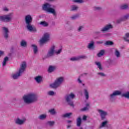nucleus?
I'll list each match as a JSON object with an SVG mask.
<instances>
[{
	"label": "nucleus",
	"instance_id": "1",
	"mask_svg": "<svg viewBox=\"0 0 129 129\" xmlns=\"http://www.w3.org/2000/svg\"><path fill=\"white\" fill-rule=\"evenodd\" d=\"M23 100L26 104H31L32 103H35L39 101V97L38 95L35 93H30L27 95H25L23 97Z\"/></svg>",
	"mask_w": 129,
	"mask_h": 129
},
{
	"label": "nucleus",
	"instance_id": "2",
	"mask_svg": "<svg viewBox=\"0 0 129 129\" xmlns=\"http://www.w3.org/2000/svg\"><path fill=\"white\" fill-rule=\"evenodd\" d=\"M26 68H27V63L24 61L20 65V68L19 69V71L12 75V78L14 80L19 79V78L21 77L23 73L25 72Z\"/></svg>",
	"mask_w": 129,
	"mask_h": 129
},
{
	"label": "nucleus",
	"instance_id": "3",
	"mask_svg": "<svg viewBox=\"0 0 129 129\" xmlns=\"http://www.w3.org/2000/svg\"><path fill=\"white\" fill-rule=\"evenodd\" d=\"M42 10L46 13L52 14L53 16H56L57 13L55 9L52 8V5L48 3H45L42 6Z\"/></svg>",
	"mask_w": 129,
	"mask_h": 129
},
{
	"label": "nucleus",
	"instance_id": "4",
	"mask_svg": "<svg viewBox=\"0 0 129 129\" xmlns=\"http://www.w3.org/2000/svg\"><path fill=\"white\" fill-rule=\"evenodd\" d=\"M75 97V95L73 93H71L70 94H66L64 96L66 102L70 106L72 107H74V102L71 99H74Z\"/></svg>",
	"mask_w": 129,
	"mask_h": 129
},
{
	"label": "nucleus",
	"instance_id": "5",
	"mask_svg": "<svg viewBox=\"0 0 129 129\" xmlns=\"http://www.w3.org/2000/svg\"><path fill=\"white\" fill-rule=\"evenodd\" d=\"M64 81V78L63 77H60L58 78L54 81L53 83H51L49 85L50 88H52L53 89H57L62 84L63 82Z\"/></svg>",
	"mask_w": 129,
	"mask_h": 129
},
{
	"label": "nucleus",
	"instance_id": "6",
	"mask_svg": "<svg viewBox=\"0 0 129 129\" xmlns=\"http://www.w3.org/2000/svg\"><path fill=\"white\" fill-rule=\"evenodd\" d=\"M12 17L13 13L0 16V21L1 22H4L5 23H9L12 21Z\"/></svg>",
	"mask_w": 129,
	"mask_h": 129
},
{
	"label": "nucleus",
	"instance_id": "7",
	"mask_svg": "<svg viewBox=\"0 0 129 129\" xmlns=\"http://www.w3.org/2000/svg\"><path fill=\"white\" fill-rule=\"evenodd\" d=\"M118 95H121V92L119 90L115 91L109 95V99L110 101H113L114 97L118 96Z\"/></svg>",
	"mask_w": 129,
	"mask_h": 129
},
{
	"label": "nucleus",
	"instance_id": "8",
	"mask_svg": "<svg viewBox=\"0 0 129 129\" xmlns=\"http://www.w3.org/2000/svg\"><path fill=\"white\" fill-rule=\"evenodd\" d=\"M112 29H113V26L111 24H108L101 28L100 32L104 33V32H108L109 30H112Z\"/></svg>",
	"mask_w": 129,
	"mask_h": 129
},
{
	"label": "nucleus",
	"instance_id": "9",
	"mask_svg": "<svg viewBox=\"0 0 129 129\" xmlns=\"http://www.w3.org/2000/svg\"><path fill=\"white\" fill-rule=\"evenodd\" d=\"M50 40V34L49 33H45L43 37L40 40V45L43 44L46 42H48Z\"/></svg>",
	"mask_w": 129,
	"mask_h": 129
},
{
	"label": "nucleus",
	"instance_id": "10",
	"mask_svg": "<svg viewBox=\"0 0 129 129\" xmlns=\"http://www.w3.org/2000/svg\"><path fill=\"white\" fill-rule=\"evenodd\" d=\"M55 53V45H52L49 50H48L46 55L47 58H50V57H53Z\"/></svg>",
	"mask_w": 129,
	"mask_h": 129
},
{
	"label": "nucleus",
	"instance_id": "11",
	"mask_svg": "<svg viewBox=\"0 0 129 129\" xmlns=\"http://www.w3.org/2000/svg\"><path fill=\"white\" fill-rule=\"evenodd\" d=\"M129 19V14L127 13L122 17H121L120 18L116 20L117 24H120L121 22H125V21H127Z\"/></svg>",
	"mask_w": 129,
	"mask_h": 129
},
{
	"label": "nucleus",
	"instance_id": "12",
	"mask_svg": "<svg viewBox=\"0 0 129 129\" xmlns=\"http://www.w3.org/2000/svg\"><path fill=\"white\" fill-rule=\"evenodd\" d=\"M97 111L100 114L101 120H104V119H105V117L108 114L107 112L101 109H98Z\"/></svg>",
	"mask_w": 129,
	"mask_h": 129
},
{
	"label": "nucleus",
	"instance_id": "13",
	"mask_svg": "<svg viewBox=\"0 0 129 129\" xmlns=\"http://www.w3.org/2000/svg\"><path fill=\"white\" fill-rule=\"evenodd\" d=\"M82 59H87L86 55H80L77 57H73L70 58L71 61H80Z\"/></svg>",
	"mask_w": 129,
	"mask_h": 129
},
{
	"label": "nucleus",
	"instance_id": "14",
	"mask_svg": "<svg viewBox=\"0 0 129 129\" xmlns=\"http://www.w3.org/2000/svg\"><path fill=\"white\" fill-rule=\"evenodd\" d=\"M25 22L26 25L32 24L33 22V17L30 15H28L25 17Z\"/></svg>",
	"mask_w": 129,
	"mask_h": 129
},
{
	"label": "nucleus",
	"instance_id": "15",
	"mask_svg": "<svg viewBox=\"0 0 129 129\" xmlns=\"http://www.w3.org/2000/svg\"><path fill=\"white\" fill-rule=\"evenodd\" d=\"M26 28L29 32H34V33H36L37 32V28L35 27V26H33L32 25V24H26Z\"/></svg>",
	"mask_w": 129,
	"mask_h": 129
},
{
	"label": "nucleus",
	"instance_id": "16",
	"mask_svg": "<svg viewBox=\"0 0 129 129\" xmlns=\"http://www.w3.org/2000/svg\"><path fill=\"white\" fill-rule=\"evenodd\" d=\"M3 30L4 31V37L5 39L6 40H8L9 39V33H10V31H9V29L7 27H3Z\"/></svg>",
	"mask_w": 129,
	"mask_h": 129
},
{
	"label": "nucleus",
	"instance_id": "17",
	"mask_svg": "<svg viewBox=\"0 0 129 129\" xmlns=\"http://www.w3.org/2000/svg\"><path fill=\"white\" fill-rule=\"evenodd\" d=\"M87 48L89 50H94L95 49V46L94 45V41L92 40L88 43Z\"/></svg>",
	"mask_w": 129,
	"mask_h": 129
},
{
	"label": "nucleus",
	"instance_id": "18",
	"mask_svg": "<svg viewBox=\"0 0 129 129\" xmlns=\"http://www.w3.org/2000/svg\"><path fill=\"white\" fill-rule=\"evenodd\" d=\"M119 10H120L121 11H127V10H129L128 4H121L119 6Z\"/></svg>",
	"mask_w": 129,
	"mask_h": 129
},
{
	"label": "nucleus",
	"instance_id": "19",
	"mask_svg": "<svg viewBox=\"0 0 129 129\" xmlns=\"http://www.w3.org/2000/svg\"><path fill=\"white\" fill-rule=\"evenodd\" d=\"M26 121V119H21L19 118H18L17 119L15 120V123L16 124H18L19 125H23L24 123H25Z\"/></svg>",
	"mask_w": 129,
	"mask_h": 129
},
{
	"label": "nucleus",
	"instance_id": "20",
	"mask_svg": "<svg viewBox=\"0 0 129 129\" xmlns=\"http://www.w3.org/2000/svg\"><path fill=\"white\" fill-rule=\"evenodd\" d=\"M34 79L38 84H40V83L43 82V77H42L41 76L36 77Z\"/></svg>",
	"mask_w": 129,
	"mask_h": 129
},
{
	"label": "nucleus",
	"instance_id": "21",
	"mask_svg": "<svg viewBox=\"0 0 129 129\" xmlns=\"http://www.w3.org/2000/svg\"><path fill=\"white\" fill-rule=\"evenodd\" d=\"M83 92L85 96L86 99L87 100H88V99H89V92H88V90L87 89H84Z\"/></svg>",
	"mask_w": 129,
	"mask_h": 129
},
{
	"label": "nucleus",
	"instance_id": "22",
	"mask_svg": "<svg viewBox=\"0 0 129 129\" xmlns=\"http://www.w3.org/2000/svg\"><path fill=\"white\" fill-rule=\"evenodd\" d=\"M31 47L33 48L34 54H38V52L39 51V50L38 49V46H37V45L35 44H32L31 45Z\"/></svg>",
	"mask_w": 129,
	"mask_h": 129
},
{
	"label": "nucleus",
	"instance_id": "23",
	"mask_svg": "<svg viewBox=\"0 0 129 129\" xmlns=\"http://www.w3.org/2000/svg\"><path fill=\"white\" fill-rule=\"evenodd\" d=\"M72 112L66 113L65 114L61 115V117L62 118H65L66 117H68V118H70V116L72 115Z\"/></svg>",
	"mask_w": 129,
	"mask_h": 129
},
{
	"label": "nucleus",
	"instance_id": "24",
	"mask_svg": "<svg viewBox=\"0 0 129 129\" xmlns=\"http://www.w3.org/2000/svg\"><path fill=\"white\" fill-rule=\"evenodd\" d=\"M95 65H96V66H97L99 70H100V71L103 70V68H102V66H101V63H100L99 61H95Z\"/></svg>",
	"mask_w": 129,
	"mask_h": 129
},
{
	"label": "nucleus",
	"instance_id": "25",
	"mask_svg": "<svg viewBox=\"0 0 129 129\" xmlns=\"http://www.w3.org/2000/svg\"><path fill=\"white\" fill-rule=\"evenodd\" d=\"M56 70V67L53 66H50L48 69V72L49 73H52V72H53V71H55Z\"/></svg>",
	"mask_w": 129,
	"mask_h": 129
},
{
	"label": "nucleus",
	"instance_id": "26",
	"mask_svg": "<svg viewBox=\"0 0 129 129\" xmlns=\"http://www.w3.org/2000/svg\"><path fill=\"white\" fill-rule=\"evenodd\" d=\"M90 108V106L89 105V104L87 103L86 104L85 107L81 109V111H87V110H89Z\"/></svg>",
	"mask_w": 129,
	"mask_h": 129
},
{
	"label": "nucleus",
	"instance_id": "27",
	"mask_svg": "<svg viewBox=\"0 0 129 129\" xmlns=\"http://www.w3.org/2000/svg\"><path fill=\"white\" fill-rule=\"evenodd\" d=\"M39 119H40V120H44V119H46L47 118V114H42L38 116Z\"/></svg>",
	"mask_w": 129,
	"mask_h": 129
},
{
	"label": "nucleus",
	"instance_id": "28",
	"mask_svg": "<svg viewBox=\"0 0 129 129\" xmlns=\"http://www.w3.org/2000/svg\"><path fill=\"white\" fill-rule=\"evenodd\" d=\"M48 112L51 114V115H55L57 114V111L55 110V108H52L48 110Z\"/></svg>",
	"mask_w": 129,
	"mask_h": 129
},
{
	"label": "nucleus",
	"instance_id": "29",
	"mask_svg": "<svg viewBox=\"0 0 129 129\" xmlns=\"http://www.w3.org/2000/svg\"><path fill=\"white\" fill-rule=\"evenodd\" d=\"M105 53V50L103 49L100 50L99 52L97 54V57H100L102 56H103L104 55V53Z\"/></svg>",
	"mask_w": 129,
	"mask_h": 129
},
{
	"label": "nucleus",
	"instance_id": "30",
	"mask_svg": "<svg viewBox=\"0 0 129 129\" xmlns=\"http://www.w3.org/2000/svg\"><path fill=\"white\" fill-rule=\"evenodd\" d=\"M121 97H124L125 98H127V99H129V91H127L124 93L121 94Z\"/></svg>",
	"mask_w": 129,
	"mask_h": 129
},
{
	"label": "nucleus",
	"instance_id": "31",
	"mask_svg": "<svg viewBox=\"0 0 129 129\" xmlns=\"http://www.w3.org/2000/svg\"><path fill=\"white\" fill-rule=\"evenodd\" d=\"M9 61V57L8 56H6L3 60V62L2 63V65L4 67H5V66H6V65H7V62H8Z\"/></svg>",
	"mask_w": 129,
	"mask_h": 129
},
{
	"label": "nucleus",
	"instance_id": "32",
	"mask_svg": "<svg viewBox=\"0 0 129 129\" xmlns=\"http://www.w3.org/2000/svg\"><path fill=\"white\" fill-rule=\"evenodd\" d=\"M107 123H108V121H107V120L103 121L101 123V124L100 125L99 128H101L102 127H104V126H105L106 125V124H107Z\"/></svg>",
	"mask_w": 129,
	"mask_h": 129
},
{
	"label": "nucleus",
	"instance_id": "33",
	"mask_svg": "<svg viewBox=\"0 0 129 129\" xmlns=\"http://www.w3.org/2000/svg\"><path fill=\"white\" fill-rule=\"evenodd\" d=\"M39 24L41 25V26H43V27H48V26H49V24L45 21L40 22Z\"/></svg>",
	"mask_w": 129,
	"mask_h": 129
},
{
	"label": "nucleus",
	"instance_id": "34",
	"mask_svg": "<svg viewBox=\"0 0 129 129\" xmlns=\"http://www.w3.org/2000/svg\"><path fill=\"white\" fill-rule=\"evenodd\" d=\"M81 123H82L81 117H79L77 119V126H80V125H81Z\"/></svg>",
	"mask_w": 129,
	"mask_h": 129
},
{
	"label": "nucleus",
	"instance_id": "35",
	"mask_svg": "<svg viewBox=\"0 0 129 129\" xmlns=\"http://www.w3.org/2000/svg\"><path fill=\"white\" fill-rule=\"evenodd\" d=\"M105 46H112L113 45V42L111 41H107L104 43Z\"/></svg>",
	"mask_w": 129,
	"mask_h": 129
},
{
	"label": "nucleus",
	"instance_id": "36",
	"mask_svg": "<svg viewBox=\"0 0 129 129\" xmlns=\"http://www.w3.org/2000/svg\"><path fill=\"white\" fill-rule=\"evenodd\" d=\"M20 45L21 47H27V42L25 41V40H22L20 42Z\"/></svg>",
	"mask_w": 129,
	"mask_h": 129
},
{
	"label": "nucleus",
	"instance_id": "37",
	"mask_svg": "<svg viewBox=\"0 0 129 129\" xmlns=\"http://www.w3.org/2000/svg\"><path fill=\"white\" fill-rule=\"evenodd\" d=\"M78 10V7L75 5H73L71 7V12H74V11H77Z\"/></svg>",
	"mask_w": 129,
	"mask_h": 129
},
{
	"label": "nucleus",
	"instance_id": "38",
	"mask_svg": "<svg viewBox=\"0 0 129 129\" xmlns=\"http://www.w3.org/2000/svg\"><path fill=\"white\" fill-rule=\"evenodd\" d=\"M128 38H129V33H126L125 37H123L124 41L126 42H128L129 43V39H127Z\"/></svg>",
	"mask_w": 129,
	"mask_h": 129
},
{
	"label": "nucleus",
	"instance_id": "39",
	"mask_svg": "<svg viewBox=\"0 0 129 129\" xmlns=\"http://www.w3.org/2000/svg\"><path fill=\"white\" fill-rule=\"evenodd\" d=\"M73 2L76 4H83L84 1L83 0H73Z\"/></svg>",
	"mask_w": 129,
	"mask_h": 129
},
{
	"label": "nucleus",
	"instance_id": "40",
	"mask_svg": "<svg viewBox=\"0 0 129 129\" xmlns=\"http://www.w3.org/2000/svg\"><path fill=\"white\" fill-rule=\"evenodd\" d=\"M47 94L48 95H49V96H54L56 93L53 91H50L48 92Z\"/></svg>",
	"mask_w": 129,
	"mask_h": 129
},
{
	"label": "nucleus",
	"instance_id": "41",
	"mask_svg": "<svg viewBox=\"0 0 129 129\" xmlns=\"http://www.w3.org/2000/svg\"><path fill=\"white\" fill-rule=\"evenodd\" d=\"M115 55L117 57V58H119V56H120V53L117 49H116L115 51Z\"/></svg>",
	"mask_w": 129,
	"mask_h": 129
},
{
	"label": "nucleus",
	"instance_id": "42",
	"mask_svg": "<svg viewBox=\"0 0 129 129\" xmlns=\"http://www.w3.org/2000/svg\"><path fill=\"white\" fill-rule=\"evenodd\" d=\"M47 124H49L50 126H53L55 124V121H47Z\"/></svg>",
	"mask_w": 129,
	"mask_h": 129
},
{
	"label": "nucleus",
	"instance_id": "43",
	"mask_svg": "<svg viewBox=\"0 0 129 129\" xmlns=\"http://www.w3.org/2000/svg\"><path fill=\"white\" fill-rule=\"evenodd\" d=\"M83 29H84V26H83V25L80 26L78 28V32H81V31H82L83 30Z\"/></svg>",
	"mask_w": 129,
	"mask_h": 129
},
{
	"label": "nucleus",
	"instance_id": "44",
	"mask_svg": "<svg viewBox=\"0 0 129 129\" xmlns=\"http://www.w3.org/2000/svg\"><path fill=\"white\" fill-rule=\"evenodd\" d=\"M102 8L101 7H94V11H101Z\"/></svg>",
	"mask_w": 129,
	"mask_h": 129
},
{
	"label": "nucleus",
	"instance_id": "45",
	"mask_svg": "<svg viewBox=\"0 0 129 129\" xmlns=\"http://www.w3.org/2000/svg\"><path fill=\"white\" fill-rule=\"evenodd\" d=\"M97 75H99L100 76H101V77H105V76H106V75H105L103 73H98Z\"/></svg>",
	"mask_w": 129,
	"mask_h": 129
},
{
	"label": "nucleus",
	"instance_id": "46",
	"mask_svg": "<svg viewBox=\"0 0 129 129\" xmlns=\"http://www.w3.org/2000/svg\"><path fill=\"white\" fill-rule=\"evenodd\" d=\"M77 18H78V15H76L71 17V19H72V20H76V19H77Z\"/></svg>",
	"mask_w": 129,
	"mask_h": 129
},
{
	"label": "nucleus",
	"instance_id": "47",
	"mask_svg": "<svg viewBox=\"0 0 129 129\" xmlns=\"http://www.w3.org/2000/svg\"><path fill=\"white\" fill-rule=\"evenodd\" d=\"M61 52H62V48L59 49L57 51H56L55 53L57 54V55H59Z\"/></svg>",
	"mask_w": 129,
	"mask_h": 129
},
{
	"label": "nucleus",
	"instance_id": "48",
	"mask_svg": "<svg viewBox=\"0 0 129 129\" xmlns=\"http://www.w3.org/2000/svg\"><path fill=\"white\" fill-rule=\"evenodd\" d=\"M3 11H4V12H9V9H8L7 7H5L3 9Z\"/></svg>",
	"mask_w": 129,
	"mask_h": 129
},
{
	"label": "nucleus",
	"instance_id": "49",
	"mask_svg": "<svg viewBox=\"0 0 129 129\" xmlns=\"http://www.w3.org/2000/svg\"><path fill=\"white\" fill-rule=\"evenodd\" d=\"M87 119V116L86 115H84L83 117V120H86Z\"/></svg>",
	"mask_w": 129,
	"mask_h": 129
},
{
	"label": "nucleus",
	"instance_id": "50",
	"mask_svg": "<svg viewBox=\"0 0 129 129\" xmlns=\"http://www.w3.org/2000/svg\"><path fill=\"white\" fill-rule=\"evenodd\" d=\"M78 81L79 83H82V81H81V80H80V76L79 77V78L78 79Z\"/></svg>",
	"mask_w": 129,
	"mask_h": 129
},
{
	"label": "nucleus",
	"instance_id": "51",
	"mask_svg": "<svg viewBox=\"0 0 129 129\" xmlns=\"http://www.w3.org/2000/svg\"><path fill=\"white\" fill-rule=\"evenodd\" d=\"M4 51H0V57L1 56H3V55H4Z\"/></svg>",
	"mask_w": 129,
	"mask_h": 129
},
{
	"label": "nucleus",
	"instance_id": "52",
	"mask_svg": "<svg viewBox=\"0 0 129 129\" xmlns=\"http://www.w3.org/2000/svg\"><path fill=\"white\" fill-rule=\"evenodd\" d=\"M96 43L97 44H103V42H102V41H97Z\"/></svg>",
	"mask_w": 129,
	"mask_h": 129
},
{
	"label": "nucleus",
	"instance_id": "53",
	"mask_svg": "<svg viewBox=\"0 0 129 129\" xmlns=\"http://www.w3.org/2000/svg\"><path fill=\"white\" fill-rule=\"evenodd\" d=\"M67 122H68V123H70V122H72V121H71V120H68L67 121Z\"/></svg>",
	"mask_w": 129,
	"mask_h": 129
},
{
	"label": "nucleus",
	"instance_id": "54",
	"mask_svg": "<svg viewBox=\"0 0 129 129\" xmlns=\"http://www.w3.org/2000/svg\"><path fill=\"white\" fill-rule=\"evenodd\" d=\"M71 125H69L67 126V128H70Z\"/></svg>",
	"mask_w": 129,
	"mask_h": 129
},
{
	"label": "nucleus",
	"instance_id": "55",
	"mask_svg": "<svg viewBox=\"0 0 129 129\" xmlns=\"http://www.w3.org/2000/svg\"><path fill=\"white\" fill-rule=\"evenodd\" d=\"M52 25H53V26H55V22H52Z\"/></svg>",
	"mask_w": 129,
	"mask_h": 129
},
{
	"label": "nucleus",
	"instance_id": "56",
	"mask_svg": "<svg viewBox=\"0 0 129 129\" xmlns=\"http://www.w3.org/2000/svg\"><path fill=\"white\" fill-rule=\"evenodd\" d=\"M50 2H53V1H56V0H49Z\"/></svg>",
	"mask_w": 129,
	"mask_h": 129
},
{
	"label": "nucleus",
	"instance_id": "57",
	"mask_svg": "<svg viewBox=\"0 0 129 129\" xmlns=\"http://www.w3.org/2000/svg\"><path fill=\"white\" fill-rule=\"evenodd\" d=\"M85 75H87V73L84 74Z\"/></svg>",
	"mask_w": 129,
	"mask_h": 129
},
{
	"label": "nucleus",
	"instance_id": "58",
	"mask_svg": "<svg viewBox=\"0 0 129 129\" xmlns=\"http://www.w3.org/2000/svg\"><path fill=\"white\" fill-rule=\"evenodd\" d=\"M82 85H83V86H84V85H85V84H83Z\"/></svg>",
	"mask_w": 129,
	"mask_h": 129
},
{
	"label": "nucleus",
	"instance_id": "59",
	"mask_svg": "<svg viewBox=\"0 0 129 129\" xmlns=\"http://www.w3.org/2000/svg\"><path fill=\"white\" fill-rule=\"evenodd\" d=\"M81 76H83V75H81Z\"/></svg>",
	"mask_w": 129,
	"mask_h": 129
}]
</instances>
